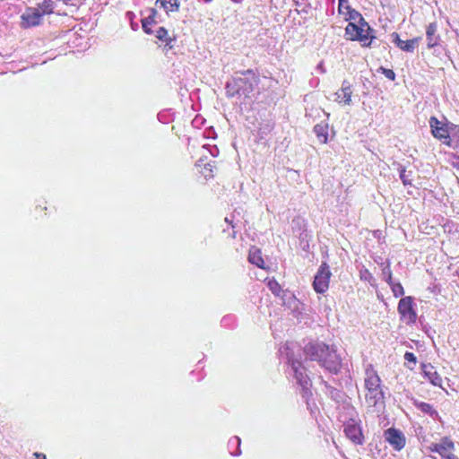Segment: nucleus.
<instances>
[{
  "label": "nucleus",
  "mask_w": 459,
  "mask_h": 459,
  "mask_svg": "<svg viewBox=\"0 0 459 459\" xmlns=\"http://www.w3.org/2000/svg\"><path fill=\"white\" fill-rule=\"evenodd\" d=\"M258 83V77L251 69L236 72L226 82V94L230 98H248Z\"/></svg>",
  "instance_id": "nucleus-1"
},
{
  "label": "nucleus",
  "mask_w": 459,
  "mask_h": 459,
  "mask_svg": "<svg viewBox=\"0 0 459 459\" xmlns=\"http://www.w3.org/2000/svg\"><path fill=\"white\" fill-rule=\"evenodd\" d=\"M288 361L291 367L297 384L302 387V396L306 397L310 393L309 387L311 385L306 369L299 359L289 357Z\"/></svg>",
  "instance_id": "nucleus-2"
},
{
  "label": "nucleus",
  "mask_w": 459,
  "mask_h": 459,
  "mask_svg": "<svg viewBox=\"0 0 459 459\" xmlns=\"http://www.w3.org/2000/svg\"><path fill=\"white\" fill-rule=\"evenodd\" d=\"M332 273L326 263H323L314 279L313 286L317 293H324L329 288V281Z\"/></svg>",
  "instance_id": "nucleus-3"
},
{
  "label": "nucleus",
  "mask_w": 459,
  "mask_h": 459,
  "mask_svg": "<svg viewBox=\"0 0 459 459\" xmlns=\"http://www.w3.org/2000/svg\"><path fill=\"white\" fill-rule=\"evenodd\" d=\"M413 306L411 297L403 298L398 303V312L401 315V318L405 321L406 324H413L417 319V314Z\"/></svg>",
  "instance_id": "nucleus-4"
},
{
  "label": "nucleus",
  "mask_w": 459,
  "mask_h": 459,
  "mask_svg": "<svg viewBox=\"0 0 459 459\" xmlns=\"http://www.w3.org/2000/svg\"><path fill=\"white\" fill-rule=\"evenodd\" d=\"M328 345L324 342H309L304 348L306 356L310 360H315L321 363L328 351Z\"/></svg>",
  "instance_id": "nucleus-5"
},
{
  "label": "nucleus",
  "mask_w": 459,
  "mask_h": 459,
  "mask_svg": "<svg viewBox=\"0 0 459 459\" xmlns=\"http://www.w3.org/2000/svg\"><path fill=\"white\" fill-rule=\"evenodd\" d=\"M384 437L385 440L396 451H401L406 444L403 433L394 428L386 429L384 432Z\"/></svg>",
  "instance_id": "nucleus-6"
},
{
  "label": "nucleus",
  "mask_w": 459,
  "mask_h": 459,
  "mask_svg": "<svg viewBox=\"0 0 459 459\" xmlns=\"http://www.w3.org/2000/svg\"><path fill=\"white\" fill-rule=\"evenodd\" d=\"M344 432L346 437L356 445H362L364 441V437L362 434V430L359 423L354 420L351 419L344 425Z\"/></svg>",
  "instance_id": "nucleus-7"
},
{
  "label": "nucleus",
  "mask_w": 459,
  "mask_h": 459,
  "mask_svg": "<svg viewBox=\"0 0 459 459\" xmlns=\"http://www.w3.org/2000/svg\"><path fill=\"white\" fill-rule=\"evenodd\" d=\"M320 365L325 368L329 372L337 374L341 368V359L333 349L328 347L327 353H325Z\"/></svg>",
  "instance_id": "nucleus-8"
},
{
  "label": "nucleus",
  "mask_w": 459,
  "mask_h": 459,
  "mask_svg": "<svg viewBox=\"0 0 459 459\" xmlns=\"http://www.w3.org/2000/svg\"><path fill=\"white\" fill-rule=\"evenodd\" d=\"M42 13L36 8H28L22 15V26L24 28L39 25L42 21Z\"/></svg>",
  "instance_id": "nucleus-9"
},
{
  "label": "nucleus",
  "mask_w": 459,
  "mask_h": 459,
  "mask_svg": "<svg viewBox=\"0 0 459 459\" xmlns=\"http://www.w3.org/2000/svg\"><path fill=\"white\" fill-rule=\"evenodd\" d=\"M338 11L341 14L345 16L346 20H359V22H364V19L361 16V14L358 11L351 7L348 0H339Z\"/></svg>",
  "instance_id": "nucleus-10"
},
{
  "label": "nucleus",
  "mask_w": 459,
  "mask_h": 459,
  "mask_svg": "<svg viewBox=\"0 0 459 459\" xmlns=\"http://www.w3.org/2000/svg\"><path fill=\"white\" fill-rule=\"evenodd\" d=\"M429 126L434 137L439 140H445L444 143H447L446 141L449 139V134L445 125H443L437 117H431L429 119Z\"/></svg>",
  "instance_id": "nucleus-11"
},
{
  "label": "nucleus",
  "mask_w": 459,
  "mask_h": 459,
  "mask_svg": "<svg viewBox=\"0 0 459 459\" xmlns=\"http://www.w3.org/2000/svg\"><path fill=\"white\" fill-rule=\"evenodd\" d=\"M391 37L393 43H394L396 47L406 52H413L420 40V37L409 40H403L400 39L399 35L396 32L392 33Z\"/></svg>",
  "instance_id": "nucleus-12"
},
{
  "label": "nucleus",
  "mask_w": 459,
  "mask_h": 459,
  "mask_svg": "<svg viewBox=\"0 0 459 459\" xmlns=\"http://www.w3.org/2000/svg\"><path fill=\"white\" fill-rule=\"evenodd\" d=\"M351 95L352 90L350 82L348 81H343L341 90L333 94V100L339 103H344L345 105H351Z\"/></svg>",
  "instance_id": "nucleus-13"
},
{
  "label": "nucleus",
  "mask_w": 459,
  "mask_h": 459,
  "mask_svg": "<svg viewBox=\"0 0 459 459\" xmlns=\"http://www.w3.org/2000/svg\"><path fill=\"white\" fill-rule=\"evenodd\" d=\"M381 379L377 373L373 369L372 366H368L366 369L365 387L366 389H381Z\"/></svg>",
  "instance_id": "nucleus-14"
},
{
  "label": "nucleus",
  "mask_w": 459,
  "mask_h": 459,
  "mask_svg": "<svg viewBox=\"0 0 459 459\" xmlns=\"http://www.w3.org/2000/svg\"><path fill=\"white\" fill-rule=\"evenodd\" d=\"M455 448L454 442L447 437H444L441 439L440 443H431L428 449L430 452L437 453L440 455H444V453L447 450H453Z\"/></svg>",
  "instance_id": "nucleus-15"
},
{
  "label": "nucleus",
  "mask_w": 459,
  "mask_h": 459,
  "mask_svg": "<svg viewBox=\"0 0 459 459\" xmlns=\"http://www.w3.org/2000/svg\"><path fill=\"white\" fill-rule=\"evenodd\" d=\"M423 373L425 377L433 385L436 386L442 387V377L437 372L435 368L429 364L423 366Z\"/></svg>",
  "instance_id": "nucleus-16"
},
{
  "label": "nucleus",
  "mask_w": 459,
  "mask_h": 459,
  "mask_svg": "<svg viewBox=\"0 0 459 459\" xmlns=\"http://www.w3.org/2000/svg\"><path fill=\"white\" fill-rule=\"evenodd\" d=\"M384 399V393L382 389H368L366 394V402L368 406H377L382 403Z\"/></svg>",
  "instance_id": "nucleus-17"
},
{
  "label": "nucleus",
  "mask_w": 459,
  "mask_h": 459,
  "mask_svg": "<svg viewBox=\"0 0 459 459\" xmlns=\"http://www.w3.org/2000/svg\"><path fill=\"white\" fill-rule=\"evenodd\" d=\"M437 24L429 23L426 30L427 45L429 48H432L438 44L439 36L437 35Z\"/></svg>",
  "instance_id": "nucleus-18"
},
{
  "label": "nucleus",
  "mask_w": 459,
  "mask_h": 459,
  "mask_svg": "<svg viewBox=\"0 0 459 459\" xmlns=\"http://www.w3.org/2000/svg\"><path fill=\"white\" fill-rule=\"evenodd\" d=\"M360 25L359 26V38H358L356 40H359L363 43V46H369L371 41H368L369 39V31L371 30L370 27L368 25V23L364 21L359 22Z\"/></svg>",
  "instance_id": "nucleus-19"
},
{
  "label": "nucleus",
  "mask_w": 459,
  "mask_h": 459,
  "mask_svg": "<svg viewBox=\"0 0 459 459\" xmlns=\"http://www.w3.org/2000/svg\"><path fill=\"white\" fill-rule=\"evenodd\" d=\"M248 260L251 264H255L259 268H264V261L262 253L258 248L252 247L249 251Z\"/></svg>",
  "instance_id": "nucleus-20"
},
{
  "label": "nucleus",
  "mask_w": 459,
  "mask_h": 459,
  "mask_svg": "<svg viewBox=\"0 0 459 459\" xmlns=\"http://www.w3.org/2000/svg\"><path fill=\"white\" fill-rule=\"evenodd\" d=\"M160 4L166 12H178L180 6L179 0H157L156 4Z\"/></svg>",
  "instance_id": "nucleus-21"
},
{
  "label": "nucleus",
  "mask_w": 459,
  "mask_h": 459,
  "mask_svg": "<svg viewBox=\"0 0 459 459\" xmlns=\"http://www.w3.org/2000/svg\"><path fill=\"white\" fill-rule=\"evenodd\" d=\"M37 8L42 15L50 14L53 13L55 8V2L53 0H42V2L37 3Z\"/></svg>",
  "instance_id": "nucleus-22"
},
{
  "label": "nucleus",
  "mask_w": 459,
  "mask_h": 459,
  "mask_svg": "<svg viewBox=\"0 0 459 459\" xmlns=\"http://www.w3.org/2000/svg\"><path fill=\"white\" fill-rule=\"evenodd\" d=\"M345 35L348 39L356 40L360 35L359 32V25H356L353 22H349L345 29Z\"/></svg>",
  "instance_id": "nucleus-23"
},
{
  "label": "nucleus",
  "mask_w": 459,
  "mask_h": 459,
  "mask_svg": "<svg viewBox=\"0 0 459 459\" xmlns=\"http://www.w3.org/2000/svg\"><path fill=\"white\" fill-rule=\"evenodd\" d=\"M156 37L166 42V45L167 46H169V48H172V46L169 45L170 41L172 40L170 38H169L168 36V30L163 28V27H160L157 30H156Z\"/></svg>",
  "instance_id": "nucleus-24"
},
{
  "label": "nucleus",
  "mask_w": 459,
  "mask_h": 459,
  "mask_svg": "<svg viewBox=\"0 0 459 459\" xmlns=\"http://www.w3.org/2000/svg\"><path fill=\"white\" fill-rule=\"evenodd\" d=\"M213 168L214 166L212 163H205L204 168L200 169V173H202L205 178H211L213 177Z\"/></svg>",
  "instance_id": "nucleus-25"
},
{
  "label": "nucleus",
  "mask_w": 459,
  "mask_h": 459,
  "mask_svg": "<svg viewBox=\"0 0 459 459\" xmlns=\"http://www.w3.org/2000/svg\"><path fill=\"white\" fill-rule=\"evenodd\" d=\"M267 286L275 296H280L281 288V285L275 280H270L267 282Z\"/></svg>",
  "instance_id": "nucleus-26"
},
{
  "label": "nucleus",
  "mask_w": 459,
  "mask_h": 459,
  "mask_svg": "<svg viewBox=\"0 0 459 459\" xmlns=\"http://www.w3.org/2000/svg\"><path fill=\"white\" fill-rule=\"evenodd\" d=\"M314 132L316 134L319 140L323 143H325L327 140L326 133H325V128L319 125H316L314 127Z\"/></svg>",
  "instance_id": "nucleus-27"
},
{
  "label": "nucleus",
  "mask_w": 459,
  "mask_h": 459,
  "mask_svg": "<svg viewBox=\"0 0 459 459\" xmlns=\"http://www.w3.org/2000/svg\"><path fill=\"white\" fill-rule=\"evenodd\" d=\"M391 289L393 290V293L395 297L403 296L404 291L402 284L400 282L394 283L391 286Z\"/></svg>",
  "instance_id": "nucleus-28"
},
{
  "label": "nucleus",
  "mask_w": 459,
  "mask_h": 459,
  "mask_svg": "<svg viewBox=\"0 0 459 459\" xmlns=\"http://www.w3.org/2000/svg\"><path fill=\"white\" fill-rule=\"evenodd\" d=\"M381 73L389 80L394 81L395 79V74L393 70L385 67H380Z\"/></svg>",
  "instance_id": "nucleus-29"
},
{
  "label": "nucleus",
  "mask_w": 459,
  "mask_h": 459,
  "mask_svg": "<svg viewBox=\"0 0 459 459\" xmlns=\"http://www.w3.org/2000/svg\"><path fill=\"white\" fill-rule=\"evenodd\" d=\"M419 408L421 410V411H423L425 413H429V414H432L433 412L437 413L433 410L432 406L426 403H420L419 405Z\"/></svg>",
  "instance_id": "nucleus-30"
},
{
  "label": "nucleus",
  "mask_w": 459,
  "mask_h": 459,
  "mask_svg": "<svg viewBox=\"0 0 459 459\" xmlns=\"http://www.w3.org/2000/svg\"><path fill=\"white\" fill-rule=\"evenodd\" d=\"M400 178L403 181V185H411V180L409 176L406 174L405 169H402L400 170Z\"/></svg>",
  "instance_id": "nucleus-31"
},
{
  "label": "nucleus",
  "mask_w": 459,
  "mask_h": 459,
  "mask_svg": "<svg viewBox=\"0 0 459 459\" xmlns=\"http://www.w3.org/2000/svg\"><path fill=\"white\" fill-rule=\"evenodd\" d=\"M230 445H236L238 447L240 445V438L238 437H232L230 440ZM231 455H238L240 454V451L239 449L238 448V452L234 453V452H230Z\"/></svg>",
  "instance_id": "nucleus-32"
},
{
  "label": "nucleus",
  "mask_w": 459,
  "mask_h": 459,
  "mask_svg": "<svg viewBox=\"0 0 459 459\" xmlns=\"http://www.w3.org/2000/svg\"><path fill=\"white\" fill-rule=\"evenodd\" d=\"M150 18L144 19L142 21L143 29L147 34H151L152 30L149 28V26L152 24V22L149 21Z\"/></svg>",
  "instance_id": "nucleus-33"
},
{
  "label": "nucleus",
  "mask_w": 459,
  "mask_h": 459,
  "mask_svg": "<svg viewBox=\"0 0 459 459\" xmlns=\"http://www.w3.org/2000/svg\"><path fill=\"white\" fill-rule=\"evenodd\" d=\"M404 359L409 361V362H412L414 364L417 361L416 356L412 352H409V351L405 352Z\"/></svg>",
  "instance_id": "nucleus-34"
},
{
  "label": "nucleus",
  "mask_w": 459,
  "mask_h": 459,
  "mask_svg": "<svg viewBox=\"0 0 459 459\" xmlns=\"http://www.w3.org/2000/svg\"><path fill=\"white\" fill-rule=\"evenodd\" d=\"M273 129V126L271 124H266L264 127L259 128V134H266L268 132H270Z\"/></svg>",
  "instance_id": "nucleus-35"
},
{
  "label": "nucleus",
  "mask_w": 459,
  "mask_h": 459,
  "mask_svg": "<svg viewBox=\"0 0 459 459\" xmlns=\"http://www.w3.org/2000/svg\"><path fill=\"white\" fill-rule=\"evenodd\" d=\"M392 274L389 263L382 268V278H385L387 275Z\"/></svg>",
  "instance_id": "nucleus-36"
},
{
  "label": "nucleus",
  "mask_w": 459,
  "mask_h": 459,
  "mask_svg": "<svg viewBox=\"0 0 459 459\" xmlns=\"http://www.w3.org/2000/svg\"><path fill=\"white\" fill-rule=\"evenodd\" d=\"M207 163L205 159L204 158H200L197 161H196V166L201 169L203 168H204V164Z\"/></svg>",
  "instance_id": "nucleus-37"
},
{
  "label": "nucleus",
  "mask_w": 459,
  "mask_h": 459,
  "mask_svg": "<svg viewBox=\"0 0 459 459\" xmlns=\"http://www.w3.org/2000/svg\"><path fill=\"white\" fill-rule=\"evenodd\" d=\"M383 280H385L390 287L394 283L393 281L392 274L387 275L385 278H383Z\"/></svg>",
  "instance_id": "nucleus-38"
},
{
  "label": "nucleus",
  "mask_w": 459,
  "mask_h": 459,
  "mask_svg": "<svg viewBox=\"0 0 459 459\" xmlns=\"http://www.w3.org/2000/svg\"><path fill=\"white\" fill-rule=\"evenodd\" d=\"M35 456L37 459H47L45 455L39 453H35Z\"/></svg>",
  "instance_id": "nucleus-39"
},
{
  "label": "nucleus",
  "mask_w": 459,
  "mask_h": 459,
  "mask_svg": "<svg viewBox=\"0 0 459 459\" xmlns=\"http://www.w3.org/2000/svg\"><path fill=\"white\" fill-rule=\"evenodd\" d=\"M218 152V150H217V148H216V147H212V150H210V153H211L212 156H215V155H216V154H215V152Z\"/></svg>",
  "instance_id": "nucleus-40"
},
{
  "label": "nucleus",
  "mask_w": 459,
  "mask_h": 459,
  "mask_svg": "<svg viewBox=\"0 0 459 459\" xmlns=\"http://www.w3.org/2000/svg\"><path fill=\"white\" fill-rule=\"evenodd\" d=\"M318 69H322V65L320 64L318 66H317Z\"/></svg>",
  "instance_id": "nucleus-41"
}]
</instances>
